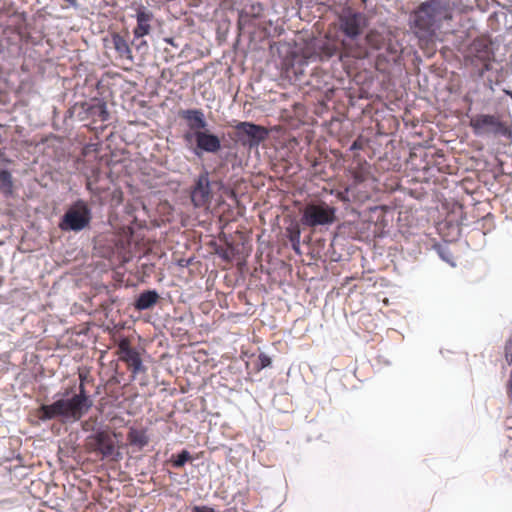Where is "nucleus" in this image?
Masks as SVG:
<instances>
[{
    "label": "nucleus",
    "instance_id": "nucleus-8",
    "mask_svg": "<svg viewBox=\"0 0 512 512\" xmlns=\"http://www.w3.org/2000/svg\"><path fill=\"white\" fill-rule=\"evenodd\" d=\"M391 37L392 32L389 29L372 28L366 32L363 45L368 48L369 53L370 50L378 51L383 48H386L390 53H394L395 50L391 46Z\"/></svg>",
    "mask_w": 512,
    "mask_h": 512
},
{
    "label": "nucleus",
    "instance_id": "nucleus-4",
    "mask_svg": "<svg viewBox=\"0 0 512 512\" xmlns=\"http://www.w3.org/2000/svg\"><path fill=\"white\" fill-rule=\"evenodd\" d=\"M92 220V212L86 201L79 199L66 210L58 227L64 232H80L89 227Z\"/></svg>",
    "mask_w": 512,
    "mask_h": 512
},
{
    "label": "nucleus",
    "instance_id": "nucleus-16",
    "mask_svg": "<svg viewBox=\"0 0 512 512\" xmlns=\"http://www.w3.org/2000/svg\"><path fill=\"white\" fill-rule=\"evenodd\" d=\"M471 49H472L475 57L480 59L481 61L490 60L491 49H490V44L487 42V40H485V39L474 40L471 45Z\"/></svg>",
    "mask_w": 512,
    "mask_h": 512
},
{
    "label": "nucleus",
    "instance_id": "nucleus-11",
    "mask_svg": "<svg viewBox=\"0 0 512 512\" xmlns=\"http://www.w3.org/2000/svg\"><path fill=\"white\" fill-rule=\"evenodd\" d=\"M235 128L239 133L249 137L248 145L251 148L259 146L269 136V130L266 127L251 122H239Z\"/></svg>",
    "mask_w": 512,
    "mask_h": 512
},
{
    "label": "nucleus",
    "instance_id": "nucleus-26",
    "mask_svg": "<svg viewBox=\"0 0 512 512\" xmlns=\"http://www.w3.org/2000/svg\"><path fill=\"white\" fill-rule=\"evenodd\" d=\"M193 512H215V510L207 506H195Z\"/></svg>",
    "mask_w": 512,
    "mask_h": 512
},
{
    "label": "nucleus",
    "instance_id": "nucleus-21",
    "mask_svg": "<svg viewBox=\"0 0 512 512\" xmlns=\"http://www.w3.org/2000/svg\"><path fill=\"white\" fill-rule=\"evenodd\" d=\"M191 459L190 453L187 450H182L179 454L172 455L171 458L167 460V463L171 464L174 468H181Z\"/></svg>",
    "mask_w": 512,
    "mask_h": 512
},
{
    "label": "nucleus",
    "instance_id": "nucleus-15",
    "mask_svg": "<svg viewBox=\"0 0 512 512\" xmlns=\"http://www.w3.org/2000/svg\"><path fill=\"white\" fill-rule=\"evenodd\" d=\"M111 43L117 53V58L129 64L134 62V55L132 54V50L127 40L123 36L119 34H113L111 37Z\"/></svg>",
    "mask_w": 512,
    "mask_h": 512
},
{
    "label": "nucleus",
    "instance_id": "nucleus-2",
    "mask_svg": "<svg viewBox=\"0 0 512 512\" xmlns=\"http://www.w3.org/2000/svg\"><path fill=\"white\" fill-rule=\"evenodd\" d=\"M79 391L75 393V386L66 388L61 398L52 404H43L38 409V417L42 421L61 418L63 421H79L92 407L93 401L88 395L85 383L87 374L79 373Z\"/></svg>",
    "mask_w": 512,
    "mask_h": 512
},
{
    "label": "nucleus",
    "instance_id": "nucleus-19",
    "mask_svg": "<svg viewBox=\"0 0 512 512\" xmlns=\"http://www.w3.org/2000/svg\"><path fill=\"white\" fill-rule=\"evenodd\" d=\"M158 300V294L155 291H146L140 294L136 300V308L138 310H144L150 308Z\"/></svg>",
    "mask_w": 512,
    "mask_h": 512
},
{
    "label": "nucleus",
    "instance_id": "nucleus-27",
    "mask_svg": "<svg viewBox=\"0 0 512 512\" xmlns=\"http://www.w3.org/2000/svg\"><path fill=\"white\" fill-rule=\"evenodd\" d=\"M354 180L356 183L363 182L365 180V177L362 173L354 172Z\"/></svg>",
    "mask_w": 512,
    "mask_h": 512
},
{
    "label": "nucleus",
    "instance_id": "nucleus-6",
    "mask_svg": "<svg viewBox=\"0 0 512 512\" xmlns=\"http://www.w3.org/2000/svg\"><path fill=\"white\" fill-rule=\"evenodd\" d=\"M470 127L475 135H506L508 128L498 115L477 114L470 119Z\"/></svg>",
    "mask_w": 512,
    "mask_h": 512
},
{
    "label": "nucleus",
    "instance_id": "nucleus-18",
    "mask_svg": "<svg viewBox=\"0 0 512 512\" xmlns=\"http://www.w3.org/2000/svg\"><path fill=\"white\" fill-rule=\"evenodd\" d=\"M127 441L129 442L130 445L136 446L139 449H141L142 447L147 445L148 437L144 430L130 428L127 435Z\"/></svg>",
    "mask_w": 512,
    "mask_h": 512
},
{
    "label": "nucleus",
    "instance_id": "nucleus-20",
    "mask_svg": "<svg viewBox=\"0 0 512 512\" xmlns=\"http://www.w3.org/2000/svg\"><path fill=\"white\" fill-rule=\"evenodd\" d=\"M0 188L6 196H10L13 192L12 176L9 171H0Z\"/></svg>",
    "mask_w": 512,
    "mask_h": 512
},
{
    "label": "nucleus",
    "instance_id": "nucleus-13",
    "mask_svg": "<svg viewBox=\"0 0 512 512\" xmlns=\"http://www.w3.org/2000/svg\"><path fill=\"white\" fill-rule=\"evenodd\" d=\"M334 54V47H331L326 41L317 38L311 39L303 51L305 59H329Z\"/></svg>",
    "mask_w": 512,
    "mask_h": 512
},
{
    "label": "nucleus",
    "instance_id": "nucleus-5",
    "mask_svg": "<svg viewBox=\"0 0 512 512\" xmlns=\"http://www.w3.org/2000/svg\"><path fill=\"white\" fill-rule=\"evenodd\" d=\"M335 214L336 209L324 201L310 202L302 211L301 223L311 228L331 225L336 220Z\"/></svg>",
    "mask_w": 512,
    "mask_h": 512
},
{
    "label": "nucleus",
    "instance_id": "nucleus-3",
    "mask_svg": "<svg viewBox=\"0 0 512 512\" xmlns=\"http://www.w3.org/2000/svg\"><path fill=\"white\" fill-rule=\"evenodd\" d=\"M339 22L341 31L349 38L342 42L344 56L357 60L369 58L368 48L357 39L368 24L367 17L361 12L348 8L343 10Z\"/></svg>",
    "mask_w": 512,
    "mask_h": 512
},
{
    "label": "nucleus",
    "instance_id": "nucleus-1",
    "mask_svg": "<svg viewBox=\"0 0 512 512\" xmlns=\"http://www.w3.org/2000/svg\"><path fill=\"white\" fill-rule=\"evenodd\" d=\"M453 10L450 0H427L412 11L410 28L421 49L432 48L436 32L444 21L452 20Z\"/></svg>",
    "mask_w": 512,
    "mask_h": 512
},
{
    "label": "nucleus",
    "instance_id": "nucleus-33",
    "mask_svg": "<svg viewBox=\"0 0 512 512\" xmlns=\"http://www.w3.org/2000/svg\"><path fill=\"white\" fill-rule=\"evenodd\" d=\"M509 95H510V97H511V99H512V92H510V93H509Z\"/></svg>",
    "mask_w": 512,
    "mask_h": 512
},
{
    "label": "nucleus",
    "instance_id": "nucleus-28",
    "mask_svg": "<svg viewBox=\"0 0 512 512\" xmlns=\"http://www.w3.org/2000/svg\"><path fill=\"white\" fill-rule=\"evenodd\" d=\"M507 394H508V397L512 400V374H511L509 382H508Z\"/></svg>",
    "mask_w": 512,
    "mask_h": 512
},
{
    "label": "nucleus",
    "instance_id": "nucleus-25",
    "mask_svg": "<svg viewBox=\"0 0 512 512\" xmlns=\"http://www.w3.org/2000/svg\"><path fill=\"white\" fill-rule=\"evenodd\" d=\"M87 110L88 111L97 110L99 112V115H100V118H101L102 121H105L107 119L108 113H107V111L105 109V105L104 104L96 105V106H90Z\"/></svg>",
    "mask_w": 512,
    "mask_h": 512
},
{
    "label": "nucleus",
    "instance_id": "nucleus-14",
    "mask_svg": "<svg viewBox=\"0 0 512 512\" xmlns=\"http://www.w3.org/2000/svg\"><path fill=\"white\" fill-rule=\"evenodd\" d=\"M193 140L196 142V147L203 152L217 153L221 149L220 138L206 129L197 132Z\"/></svg>",
    "mask_w": 512,
    "mask_h": 512
},
{
    "label": "nucleus",
    "instance_id": "nucleus-30",
    "mask_svg": "<svg viewBox=\"0 0 512 512\" xmlns=\"http://www.w3.org/2000/svg\"><path fill=\"white\" fill-rule=\"evenodd\" d=\"M338 198H339V199H341V200H343V201H346V200H347V198L345 197V195H344V193H343V192H339V193H338Z\"/></svg>",
    "mask_w": 512,
    "mask_h": 512
},
{
    "label": "nucleus",
    "instance_id": "nucleus-23",
    "mask_svg": "<svg viewBox=\"0 0 512 512\" xmlns=\"http://www.w3.org/2000/svg\"><path fill=\"white\" fill-rule=\"evenodd\" d=\"M504 356L508 365H512V334L509 336L504 347Z\"/></svg>",
    "mask_w": 512,
    "mask_h": 512
},
{
    "label": "nucleus",
    "instance_id": "nucleus-17",
    "mask_svg": "<svg viewBox=\"0 0 512 512\" xmlns=\"http://www.w3.org/2000/svg\"><path fill=\"white\" fill-rule=\"evenodd\" d=\"M150 15L140 11L137 14V26L134 29V37L136 39H140V37H143L149 33L150 30Z\"/></svg>",
    "mask_w": 512,
    "mask_h": 512
},
{
    "label": "nucleus",
    "instance_id": "nucleus-7",
    "mask_svg": "<svg viewBox=\"0 0 512 512\" xmlns=\"http://www.w3.org/2000/svg\"><path fill=\"white\" fill-rule=\"evenodd\" d=\"M179 117L186 122L188 131L185 133L184 138L187 141L193 140L197 132H202L207 127L204 112L201 109H185L180 110Z\"/></svg>",
    "mask_w": 512,
    "mask_h": 512
},
{
    "label": "nucleus",
    "instance_id": "nucleus-22",
    "mask_svg": "<svg viewBox=\"0 0 512 512\" xmlns=\"http://www.w3.org/2000/svg\"><path fill=\"white\" fill-rule=\"evenodd\" d=\"M132 44L135 46L136 52L139 54V60H142L144 55L147 54L149 48L146 41L143 40V37H140V39H136L134 37Z\"/></svg>",
    "mask_w": 512,
    "mask_h": 512
},
{
    "label": "nucleus",
    "instance_id": "nucleus-29",
    "mask_svg": "<svg viewBox=\"0 0 512 512\" xmlns=\"http://www.w3.org/2000/svg\"><path fill=\"white\" fill-rule=\"evenodd\" d=\"M64 1H65V2L68 4V6H70V7H76V6L78 5L77 0H64Z\"/></svg>",
    "mask_w": 512,
    "mask_h": 512
},
{
    "label": "nucleus",
    "instance_id": "nucleus-12",
    "mask_svg": "<svg viewBox=\"0 0 512 512\" xmlns=\"http://www.w3.org/2000/svg\"><path fill=\"white\" fill-rule=\"evenodd\" d=\"M93 450L99 452L103 457H114L119 455L115 446L114 437L108 432L101 431L92 437L90 443Z\"/></svg>",
    "mask_w": 512,
    "mask_h": 512
},
{
    "label": "nucleus",
    "instance_id": "nucleus-31",
    "mask_svg": "<svg viewBox=\"0 0 512 512\" xmlns=\"http://www.w3.org/2000/svg\"><path fill=\"white\" fill-rule=\"evenodd\" d=\"M352 148H358V145H356V142L353 143Z\"/></svg>",
    "mask_w": 512,
    "mask_h": 512
},
{
    "label": "nucleus",
    "instance_id": "nucleus-9",
    "mask_svg": "<svg viewBox=\"0 0 512 512\" xmlns=\"http://www.w3.org/2000/svg\"><path fill=\"white\" fill-rule=\"evenodd\" d=\"M212 197L208 174L199 175L191 191V201L195 207L207 206Z\"/></svg>",
    "mask_w": 512,
    "mask_h": 512
},
{
    "label": "nucleus",
    "instance_id": "nucleus-32",
    "mask_svg": "<svg viewBox=\"0 0 512 512\" xmlns=\"http://www.w3.org/2000/svg\"><path fill=\"white\" fill-rule=\"evenodd\" d=\"M352 148H358V145H356V142L353 143Z\"/></svg>",
    "mask_w": 512,
    "mask_h": 512
},
{
    "label": "nucleus",
    "instance_id": "nucleus-10",
    "mask_svg": "<svg viewBox=\"0 0 512 512\" xmlns=\"http://www.w3.org/2000/svg\"><path fill=\"white\" fill-rule=\"evenodd\" d=\"M119 359L124 361L132 374H137L142 369V361L139 353L131 347L130 341L126 338L122 339L118 344Z\"/></svg>",
    "mask_w": 512,
    "mask_h": 512
},
{
    "label": "nucleus",
    "instance_id": "nucleus-24",
    "mask_svg": "<svg viewBox=\"0 0 512 512\" xmlns=\"http://www.w3.org/2000/svg\"><path fill=\"white\" fill-rule=\"evenodd\" d=\"M270 365L271 358L265 353H260L258 356V370L264 369Z\"/></svg>",
    "mask_w": 512,
    "mask_h": 512
}]
</instances>
